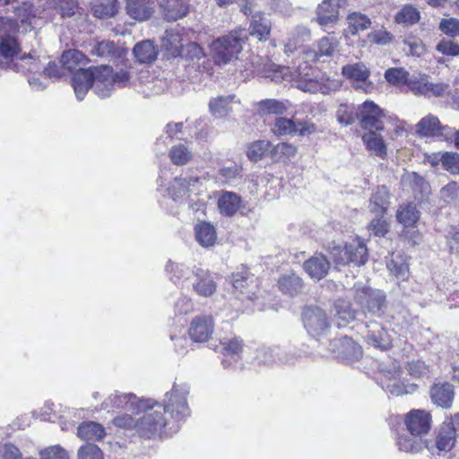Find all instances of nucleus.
Returning <instances> with one entry per match:
<instances>
[{
    "label": "nucleus",
    "mask_w": 459,
    "mask_h": 459,
    "mask_svg": "<svg viewBox=\"0 0 459 459\" xmlns=\"http://www.w3.org/2000/svg\"><path fill=\"white\" fill-rule=\"evenodd\" d=\"M189 386L186 384L173 385L165 394L163 404L158 405L160 411H152L154 403L148 399L151 407L143 408L144 414L136 420L135 429L141 437L152 438L170 436L179 429V422L189 416L187 404Z\"/></svg>",
    "instance_id": "obj_1"
},
{
    "label": "nucleus",
    "mask_w": 459,
    "mask_h": 459,
    "mask_svg": "<svg viewBox=\"0 0 459 459\" xmlns=\"http://www.w3.org/2000/svg\"><path fill=\"white\" fill-rule=\"evenodd\" d=\"M320 58V54L316 48H306L294 61L292 70L290 67L276 66L270 77L274 82H290L297 89L305 92L331 94L341 87V82L324 76L318 79L315 75L312 65Z\"/></svg>",
    "instance_id": "obj_2"
},
{
    "label": "nucleus",
    "mask_w": 459,
    "mask_h": 459,
    "mask_svg": "<svg viewBox=\"0 0 459 459\" xmlns=\"http://www.w3.org/2000/svg\"><path fill=\"white\" fill-rule=\"evenodd\" d=\"M247 39V33L241 29L232 30L227 35L214 39L210 46L214 62L225 65L238 59Z\"/></svg>",
    "instance_id": "obj_3"
},
{
    "label": "nucleus",
    "mask_w": 459,
    "mask_h": 459,
    "mask_svg": "<svg viewBox=\"0 0 459 459\" xmlns=\"http://www.w3.org/2000/svg\"><path fill=\"white\" fill-rule=\"evenodd\" d=\"M354 300L360 307V314L372 317H382L387 307L386 296L384 291L356 283L354 286Z\"/></svg>",
    "instance_id": "obj_4"
},
{
    "label": "nucleus",
    "mask_w": 459,
    "mask_h": 459,
    "mask_svg": "<svg viewBox=\"0 0 459 459\" xmlns=\"http://www.w3.org/2000/svg\"><path fill=\"white\" fill-rule=\"evenodd\" d=\"M329 253L336 266H344L350 264L360 266L368 261V248L359 238H355L343 247L333 243L329 246Z\"/></svg>",
    "instance_id": "obj_5"
},
{
    "label": "nucleus",
    "mask_w": 459,
    "mask_h": 459,
    "mask_svg": "<svg viewBox=\"0 0 459 459\" xmlns=\"http://www.w3.org/2000/svg\"><path fill=\"white\" fill-rule=\"evenodd\" d=\"M96 76L95 93L100 98L110 96L115 86H125L129 80L127 72L122 71L114 74L109 65L99 66V74Z\"/></svg>",
    "instance_id": "obj_6"
},
{
    "label": "nucleus",
    "mask_w": 459,
    "mask_h": 459,
    "mask_svg": "<svg viewBox=\"0 0 459 459\" xmlns=\"http://www.w3.org/2000/svg\"><path fill=\"white\" fill-rule=\"evenodd\" d=\"M385 117L384 111L373 101L366 100L359 106L357 117L363 129L369 131H382Z\"/></svg>",
    "instance_id": "obj_7"
},
{
    "label": "nucleus",
    "mask_w": 459,
    "mask_h": 459,
    "mask_svg": "<svg viewBox=\"0 0 459 459\" xmlns=\"http://www.w3.org/2000/svg\"><path fill=\"white\" fill-rule=\"evenodd\" d=\"M298 359L293 353L283 351L281 347H259L255 351V362L258 366H271L277 362L281 364H294Z\"/></svg>",
    "instance_id": "obj_8"
},
{
    "label": "nucleus",
    "mask_w": 459,
    "mask_h": 459,
    "mask_svg": "<svg viewBox=\"0 0 459 459\" xmlns=\"http://www.w3.org/2000/svg\"><path fill=\"white\" fill-rule=\"evenodd\" d=\"M304 325L312 337H319L328 330L325 312L317 307H306L302 313Z\"/></svg>",
    "instance_id": "obj_9"
},
{
    "label": "nucleus",
    "mask_w": 459,
    "mask_h": 459,
    "mask_svg": "<svg viewBox=\"0 0 459 459\" xmlns=\"http://www.w3.org/2000/svg\"><path fill=\"white\" fill-rule=\"evenodd\" d=\"M147 403L149 401L139 399L133 394H126L116 392L103 402L102 407L105 410L109 408H126L134 413H139L143 408L151 407Z\"/></svg>",
    "instance_id": "obj_10"
},
{
    "label": "nucleus",
    "mask_w": 459,
    "mask_h": 459,
    "mask_svg": "<svg viewBox=\"0 0 459 459\" xmlns=\"http://www.w3.org/2000/svg\"><path fill=\"white\" fill-rule=\"evenodd\" d=\"M272 130L277 135L298 134L305 136L316 132V126L308 122L296 124L292 119L280 117L275 118Z\"/></svg>",
    "instance_id": "obj_11"
},
{
    "label": "nucleus",
    "mask_w": 459,
    "mask_h": 459,
    "mask_svg": "<svg viewBox=\"0 0 459 459\" xmlns=\"http://www.w3.org/2000/svg\"><path fill=\"white\" fill-rule=\"evenodd\" d=\"M97 74H99V67L80 69V71L74 73L72 77V85L74 94L79 100L84 99L90 88H92L95 91Z\"/></svg>",
    "instance_id": "obj_12"
},
{
    "label": "nucleus",
    "mask_w": 459,
    "mask_h": 459,
    "mask_svg": "<svg viewBox=\"0 0 459 459\" xmlns=\"http://www.w3.org/2000/svg\"><path fill=\"white\" fill-rule=\"evenodd\" d=\"M344 0H323L316 8V22L323 28H330L339 19V10Z\"/></svg>",
    "instance_id": "obj_13"
},
{
    "label": "nucleus",
    "mask_w": 459,
    "mask_h": 459,
    "mask_svg": "<svg viewBox=\"0 0 459 459\" xmlns=\"http://www.w3.org/2000/svg\"><path fill=\"white\" fill-rule=\"evenodd\" d=\"M214 330V320L212 316L202 315L193 318L188 334L193 342H205L210 340Z\"/></svg>",
    "instance_id": "obj_14"
},
{
    "label": "nucleus",
    "mask_w": 459,
    "mask_h": 459,
    "mask_svg": "<svg viewBox=\"0 0 459 459\" xmlns=\"http://www.w3.org/2000/svg\"><path fill=\"white\" fill-rule=\"evenodd\" d=\"M342 74L356 82V89L365 93L372 92L374 85L368 81L369 71L365 65L357 63L342 67Z\"/></svg>",
    "instance_id": "obj_15"
},
{
    "label": "nucleus",
    "mask_w": 459,
    "mask_h": 459,
    "mask_svg": "<svg viewBox=\"0 0 459 459\" xmlns=\"http://www.w3.org/2000/svg\"><path fill=\"white\" fill-rule=\"evenodd\" d=\"M329 350L334 356L348 359H358L362 354L360 346L348 336L332 340Z\"/></svg>",
    "instance_id": "obj_16"
},
{
    "label": "nucleus",
    "mask_w": 459,
    "mask_h": 459,
    "mask_svg": "<svg viewBox=\"0 0 459 459\" xmlns=\"http://www.w3.org/2000/svg\"><path fill=\"white\" fill-rule=\"evenodd\" d=\"M381 385L392 395L399 396L404 394H411L416 390V385H405L401 380V370L394 367V372L384 373L381 378Z\"/></svg>",
    "instance_id": "obj_17"
},
{
    "label": "nucleus",
    "mask_w": 459,
    "mask_h": 459,
    "mask_svg": "<svg viewBox=\"0 0 459 459\" xmlns=\"http://www.w3.org/2000/svg\"><path fill=\"white\" fill-rule=\"evenodd\" d=\"M200 185L198 177L176 178L169 188L172 199L180 202L195 192Z\"/></svg>",
    "instance_id": "obj_18"
},
{
    "label": "nucleus",
    "mask_w": 459,
    "mask_h": 459,
    "mask_svg": "<svg viewBox=\"0 0 459 459\" xmlns=\"http://www.w3.org/2000/svg\"><path fill=\"white\" fill-rule=\"evenodd\" d=\"M401 183L404 187L410 188L415 198L423 201L430 195V186L423 177L413 171H406L401 178Z\"/></svg>",
    "instance_id": "obj_19"
},
{
    "label": "nucleus",
    "mask_w": 459,
    "mask_h": 459,
    "mask_svg": "<svg viewBox=\"0 0 459 459\" xmlns=\"http://www.w3.org/2000/svg\"><path fill=\"white\" fill-rule=\"evenodd\" d=\"M430 415L429 413L416 410L411 411L405 419V424L408 431L411 436H422L430 429Z\"/></svg>",
    "instance_id": "obj_20"
},
{
    "label": "nucleus",
    "mask_w": 459,
    "mask_h": 459,
    "mask_svg": "<svg viewBox=\"0 0 459 459\" xmlns=\"http://www.w3.org/2000/svg\"><path fill=\"white\" fill-rule=\"evenodd\" d=\"M154 8L153 0H127L126 5L128 16L138 22L150 19L154 13Z\"/></svg>",
    "instance_id": "obj_21"
},
{
    "label": "nucleus",
    "mask_w": 459,
    "mask_h": 459,
    "mask_svg": "<svg viewBox=\"0 0 459 459\" xmlns=\"http://www.w3.org/2000/svg\"><path fill=\"white\" fill-rule=\"evenodd\" d=\"M193 274L195 278L193 289L199 296L210 297L215 292L217 286L208 271L196 268L193 271Z\"/></svg>",
    "instance_id": "obj_22"
},
{
    "label": "nucleus",
    "mask_w": 459,
    "mask_h": 459,
    "mask_svg": "<svg viewBox=\"0 0 459 459\" xmlns=\"http://www.w3.org/2000/svg\"><path fill=\"white\" fill-rule=\"evenodd\" d=\"M303 268L312 279L320 281L328 273L330 263L323 254H316L304 262Z\"/></svg>",
    "instance_id": "obj_23"
},
{
    "label": "nucleus",
    "mask_w": 459,
    "mask_h": 459,
    "mask_svg": "<svg viewBox=\"0 0 459 459\" xmlns=\"http://www.w3.org/2000/svg\"><path fill=\"white\" fill-rule=\"evenodd\" d=\"M367 328L368 332L365 339L368 344L380 350H386L391 346V337L381 325L372 322L367 325Z\"/></svg>",
    "instance_id": "obj_24"
},
{
    "label": "nucleus",
    "mask_w": 459,
    "mask_h": 459,
    "mask_svg": "<svg viewBox=\"0 0 459 459\" xmlns=\"http://www.w3.org/2000/svg\"><path fill=\"white\" fill-rule=\"evenodd\" d=\"M190 0H166L160 6L164 18L169 22H174L185 17L189 11Z\"/></svg>",
    "instance_id": "obj_25"
},
{
    "label": "nucleus",
    "mask_w": 459,
    "mask_h": 459,
    "mask_svg": "<svg viewBox=\"0 0 459 459\" xmlns=\"http://www.w3.org/2000/svg\"><path fill=\"white\" fill-rule=\"evenodd\" d=\"M311 39V31L306 26H297L289 34L284 44V53L290 55L294 53L303 43Z\"/></svg>",
    "instance_id": "obj_26"
},
{
    "label": "nucleus",
    "mask_w": 459,
    "mask_h": 459,
    "mask_svg": "<svg viewBox=\"0 0 459 459\" xmlns=\"http://www.w3.org/2000/svg\"><path fill=\"white\" fill-rule=\"evenodd\" d=\"M454 394L453 385L449 383L436 384L430 391L432 402L442 408H449L451 406Z\"/></svg>",
    "instance_id": "obj_27"
},
{
    "label": "nucleus",
    "mask_w": 459,
    "mask_h": 459,
    "mask_svg": "<svg viewBox=\"0 0 459 459\" xmlns=\"http://www.w3.org/2000/svg\"><path fill=\"white\" fill-rule=\"evenodd\" d=\"M336 324L338 327H345L355 320L360 311L353 309L351 304L345 299H338L334 303Z\"/></svg>",
    "instance_id": "obj_28"
},
{
    "label": "nucleus",
    "mask_w": 459,
    "mask_h": 459,
    "mask_svg": "<svg viewBox=\"0 0 459 459\" xmlns=\"http://www.w3.org/2000/svg\"><path fill=\"white\" fill-rule=\"evenodd\" d=\"M389 192L385 186H378L369 202V211L376 216H384L389 205Z\"/></svg>",
    "instance_id": "obj_29"
},
{
    "label": "nucleus",
    "mask_w": 459,
    "mask_h": 459,
    "mask_svg": "<svg viewBox=\"0 0 459 459\" xmlns=\"http://www.w3.org/2000/svg\"><path fill=\"white\" fill-rule=\"evenodd\" d=\"M363 143L374 155L385 159L387 155L386 145L383 137L377 131H369L363 134Z\"/></svg>",
    "instance_id": "obj_30"
},
{
    "label": "nucleus",
    "mask_w": 459,
    "mask_h": 459,
    "mask_svg": "<svg viewBox=\"0 0 459 459\" xmlns=\"http://www.w3.org/2000/svg\"><path fill=\"white\" fill-rule=\"evenodd\" d=\"M60 63L66 70L75 73L84 69L83 66L88 63V59L81 51L70 49L63 53Z\"/></svg>",
    "instance_id": "obj_31"
},
{
    "label": "nucleus",
    "mask_w": 459,
    "mask_h": 459,
    "mask_svg": "<svg viewBox=\"0 0 459 459\" xmlns=\"http://www.w3.org/2000/svg\"><path fill=\"white\" fill-rule=\"evenodd\" d=\"M77 435L84 440L99 441L105 437L106 431L102 425L98 422L85 421L78 427Z\"/></svg>",
    "instance_id": "obj_32"
},
{
    "label": "nucleus",
    "mask_w": 459,
    "mask_h": 459,
    "mask_svg": "<svg viewBox=\"0 0 459 459\" xmlns=\"http://www.w3.org/2000/svg\"><path fill=\"white\" fill-rule=\"evenodd\" d=\"M455 444V433L453 426L443 423L436 437L435 447L439 451H449Z\"/></svg>",
    "instance_id": "obj_33"
},
{
    "label": "nucleus",
    "mask_w": 459,
    "mask_h": 459,
    "mask_svg": "<svg viewBox=\"0 0 459 459\" xmlns=\"http://www.w3.org/2000/svg\"><path fill=\"white\" fill-rule=\"evenodd\" d=\"M241 198L234 192H223L218 201V207L221 213L232 216L240 208Z\"/></svg>",
    "instance_id": "obj_34"
},
{
    "label": "nucleus",
    "mask_w": 459,
    "mask_h": 459,
    "mask_svg": "<svg viewBox=\"0 0 459 459\" xmlns=\"http://www.w3.org/2000/svg\"><path fill=\"white\" fill-rule=\"evenodd\" d=\"M271 32V22L270 21L260 15L255 14L252 17V21L249 26V34L255 37L260 41H265Z\"/></svg>",
    "instance_id": "obj_35"
},
{
    "label": "nucleus",
    "mask_w": 459,
    "mask_h": 459,
    "mask_svg": "<svg viewBox=\"0 0 459 459\" xmlns=\"http://www.w3.org/2000/svg\"><path fill=\"white\" fill-rule=\"evenodd\" d=\"M235 95L219 96L211 99L209 108L211 113L216 117H224L231 110V105Z\"/></svg>",
    "instance_id": "obj_36"
},
{
    "label": "nucleus",
    "mask_w": 459,
    "mask_h": 459,
    "mask_svg": "<svg viewBox=\"0 0 459 459\" xmlns=\"http://www.w3.org/2000/svg\"><path fill=\"white\" fill-rule=\"evenodd\" d=\"M195 238L202 247H209L215 243L217 238L216 230L210 223H198L195 228Z\"/></svg>",
    "instance_id": "obj_37"
},
{
    "label": "nucleus",
    "mask_w": 459,
    "mask_h": 459,
    "mask_svg": "<svg viewBox=\"0 0 459 459\" xmlns=\"http://www.w3.org/2000/svg\"><path fill=\"white\" fill-rule=\"evenodd\" d=\"M181 36L173 30H166L161 38V48L168 51L172 56H178L181 54L183 48Z\"/></svg>",
    "instance_id": "obj_38"
},
{
    "label": "nucleus",
    "mask_w": 459,
    "mask_h": 459,
    "mask_svg": "<svg viewBox=\"0 0 459 459\" xmlns=\"http://www.w3.org/2000/svg\"><path fill=\"white\" fill-rule=\"evenodd\" d=\"M439 123L437 117L429 114L421 118L416 125V132L421 136L437 137Z\"/></svg>",
    "instance_id": "obj_39"
},
{
    "label": "nucleus",
    "mask_w": 459,
    "mask_h": 459,
    "mask_svg": "<svg viewBox=\"0 0 459 459\" xmlns=\"http://www.w3.org/2000/svg\"><path fill=\"white\" fill-rule=\"evenodd\" d=\"M398 447L401 451L417 453L420 451L423 446H427L429 450H432L433 447H429L426 444L420 436H400L397 441Z\"/></svg>",
    "instance_id": "obj_40"
},
{
    "label": "nucleus",
    "mask_w": 459,
    "mask_h": 459,
    "mask_svg": "<svg viewBox=\"0 0 459 459\" xmlns=\"http://www.w3.org/2000/svg\"><path fill=\"white\" fill-rule=\"evenodd\" d=\"M279 289L285 294L290 296H295L300 292L303 282L300 277L298 275L285 274L281 276L278 281Z\"/></svg>",
    "instance_id": "obj_41"
},
{
    "label": "nucleus",
    "mask_w": 459,
    "mask_h": 459,
    "mask_svg": "<svg viewBox=\"0 0 459 459\" xmlns=\"http://www.w3.org/2000/svg\"><path fill=\"white\" fill-rule=\"evenodd\" d=\"M420 19V13L412 4L403 5L394 16L395 22L406 26L417 23Z\"/></svg>",
    "instance_id": "obj_42"
},
{
    "label": "nucleus",
    "mask_w": 459,
    "mask_h": 459,
    "mask_svg": "<svg viewBox=\"0 0 459 459\" xmlns=\"http://www.w3.org/2000/svg\"><path fill=\"white\" fill-rule=\"evenodd\" d=\"M134 54L140 63H150L155 60L157 56L155 47L150 40L136 44L134 48Z\"/></svg>",
    "instance_id": "obj_43"
},
{
    "label": "nucleus",
    "mask_w": 459,
    "mask_h": 459,
    "mask_svg": "<svg viewBox=\"0 0 459 459\" xmlns=\"http://www.w3.org/2000/svg\"><path fill=\"white\" fill-rule=\"evenodd\" d=\"M271 152V143L266 140H257L248 146L247 156L254 162L261 160Z\"/></svg>",
    "instance_id": "obj_44"
},
{
    "label": "nucleus",
    "mask_w": 459,
    "mask_h": 459,
    "mask_svg": "<svg viewBox=\"0 0 459 459\" xmlns=\"http://www.w3.org/2000/svg\"><path fill=\"white\" fill-rule=\"evenodd\" d=\"M349 31L355 35L359 31L368 29L371 25L370 19L361 13H352L347 17Z\"/></svg>",
    "instance_id": "obj_45"
},
{
    "label": "nucleus",
    "mask_w": 459,
    "mask_h": 459,
    "mask_svg": "<svg viewBox=\"0 0 459 459\" xmlns=\"http://www.w3.org/2000/svg\"><path fill=\"white\" fill-rule=\"evenodd\" d=\"M116 0H94L92 3V12L95 17L106 19L116 14Z\"/></svg>",
    "instance_id": "obj_46"
},
{
    "label": "nucleus",
    "mask_w": 459,
    "mask_h": 459,
    "mask_svg": "<svg viewBox=\"0 0 459 459\" xmlns=\"http://www.w3.org/2000/svg\"><path fill=\"white\" fill-rule=\"evenodd\" d=\"M253 282V278L247 272H241L232 274V286L237 292L246 295L247 299H253L254 292L245 291Z\"/></svg>",
    "instance_id": "obj_47"
},
{
    "label": "nucleus",
    "mask_w": 459,
    "mask_h": 459,
    "mask_svg": "<svg viewBox=\"0 0 459 459\" xmlns=\"http://www.w3.org/2000/svg\"><path fill=\"white\" fill-rule=\"evenodd\" d=\"M297 149L292 144L281 143L276 144L270 152L273 160L286 162L296 155Z\"/></svg>",
    "instance_id": "obj_48"
},
{
    "label": "nucleus",
    "mask_w": 459,
    "mask_h": 459,
    "mask_svg": "<svg viewBox=\"0 0 459 459\" xmlns=\"http://www.w3.org/2000/svg\"><path fill=\"white\" fill-rule=\"evenodd\" d=\"M287 110V106L284 102L274 100L267 99L261 100L258 103V111L261 115H280Z\"/></svg>",
    "instance_id": "obj_49"
},
{
    "label": "nucleus",
    "mask_w": 459,
    "mask_h": 459,
    "mask_svg": "<svg viewBox=\"0 0 459 459\" xmlns=\"http://www.w3.org/2000/svg\"><path fill=\"white\" fill-rule=\"evenodd\" d=\"M396 218L405 227L413 226L419 219V212L414 204H406L399 208Z\"/></svg>",
    "instance_id": "obj_50"
},
{
    "label": "nucleus",
    "mask_w": 459,
    "mask_h": 459,
    "mask_svg": "<svg viewBox=\"0 0 459 459\" xmlns=\"http://www.w3.org/2000/svg\"><path fill=\"white\" fill-rule=\"evenodd\" d=\"M169 157L175 165L180 166L188 163L192 160L193 154L185 144L178 143L170 149Z\"/></svg>",
    "instance_id": "obj_51"
},
{
    "label": "nucleus",
    "mask_w": 459,
    "mask_h": 459,
    "mask_svg": "<svg viewBox=\"0 0 459 459\" xmlns=\"http://www.w3.org/2000/svg\"><path fill=\"white\" fill-rule=\"evenodd\" d=\"M242 168L236 162L223 165L218 170V178L222 183H229L240 176Z\"/></svg>",
    "instance_id": "obj_52"
},
{
    "label": "nucleus",
    "mask_w": 459,
    "mask_h": 459,
    "mask_svg": "<svg viewBox=\"0 0 459 459\" xmlns=\"http://www.w3.org/2000/svg\"><path fill=\"white\" fill-rule=\"evenodd\" d=\"M428 76L418 74H413L408 81V87L415 95H428Z\"/></svg>",
    "instance_id": "obj_53"
},
{
    "label": "nucleus",
    "mask_w": 459,
    "mask_h": 459,
    "mask_svg": "<svg viewBox=\"0 0 459 459\" xmlns=\"http://www.w3.org/2000/svg\"><path fill=\"white\" fill-rule=\"evenodd\" d=\"M116 53L115 44L110 40H101L96 42L91 49V54L100 57H109Z\"/></svg>",
    "instance_id": "obj_54"
},
{
    "label": "nucleus",
    "mask_w": 459,
    "mask_h": 459,
    "mask_svg": "<svg viewBox=\"0 0 459 459\" xmlns=\"http://www.w3.org/2000/svg\"><path fill=\"white\" fill-rule=\"evenodd\" d=\"M385 80L394 85L408 84L409 73L403 68H389L385 73Z\"/></svg>",
    "instance_id": "obj_55"
},
{
    "label": "nucleus",
    "mask_w": 459,
    "mask_h": 459,
    "mask_svg": "<svg viewBox=\"0 0 459 459\" xmlns=\"http://www.w3.org/2000/svg\"><path fill=\"white\" fill-rule=\"evenodd\" d=\"M338 46V40L333 37H324L316 43V50L322 56H332Z\"/></svg>",
    "instance_id": "obj_56"
},
{
    "label": "nucleus",
    "mask_w": 459,
    "mask_h": 459,
    "mask_svg": "<svg viewBox=\"0 0 459 459\" xmlns=\"http://www.w3.org/2000/svg\"><path fill=\"white\" fill-rule=\"evenodd\" d=\"M39 457L40 459H69V455L62 446L56 445L42 449L39 452Z\"/></svg>",
    "instance_id": "obj_57"
},
{
    "label": "nucleus",
    "mask_w": 459,
    "mask_h": 459,
    "mask_svg": "<svg viewBox=\"0 0 459 459\" xmlns=\"http://www.w3.org/2000/svg\"><path fill=\"white\" fill-rule=\"evenodd\" d=\"M443 169L451 174H459V153L443 152Z\"/></svg>",
    "instance_id": "obj_58"
},
{
    "label": "nucleus",
    "mask_w": 459,
    "mask_h": 459,
    "mask_svg": "<svg viewBox=\"0 0 459 459\" xmlns=\"http://www.w3.org/2000/svg\"><path fill=\"white\" fill-rule=\"evenodd\" d=\"M78 459H103L102 451L94 444L88 443L80 447Z\"/></svg>",
    "instance_id": "obj_59"
},
{
    "label": "nucleus",
    "mask_w": 459,
    "mask_h": 459,
    "mask_svg": "<svg viewBox=\"0 0 459 459\" xmlns=\"http://www.w3.org/2000/svg\"><path fill=\"white\" fill-rule=\"evenodd\" d=\"M439 30L449 37L459 36V20L455 18L443 19L439 23Z\"/></svg>",
    "instance_id": "obj_60"
},
{
    "label": "nucleus",
    "mask_w": 459,
    "mask_h": 459,
    "mask_svg": "<svg viewBox=\"0 0 459 459\" xmlns=\"http://www.w3.org/2000/svg\"><path fill=\"white\" fill-rule=\"evenodd\" d=\"M407 370L409 374L414 377H423L429 372V367L423 360L420 359L408 362Z\"/></svg>",
    "instance_id": "obj_61"
},
{
    "label": "nucleus",
    "mask_w": 459,
    "mask_h": 459,
    "mask_svg": "<svg viewBox=\"0 0 459 459\" xmlns=\"http://www.w3.org/2000/svg\"><path fill=\"white\" fill-rule=\"evenodd\" d=\"M371 233L377 237H384L388 231V223L384 219V216H376L368 226Z\"/></svg>",
    "instance_id": "obj_62"
},
{
    "label": "nucleus",
    "mask_w": 459,
    "mask_h": 459,
    "mask_svg": "<svg viewBox=\"0 0 459 459\" xmlns=\"http://www.w3.org/2000/svg\"><path fill=\"white\" fill-rule=\"evenodd\" d=\"M223 351L227 355L235 356L238 355L243 349V341L239 338H232L229 341L221 342Z\"/></svg>",
    "instance_id": "obj_63"
},
{
    "label": "nucleus",
    "mask_w": 459,
    "mask_h": 459,
    "mask_svg": "<svg viewBox=\"0 0 459 459\" xmlns=\"http://www.w3.org/2000/svg\"><path fill=\"white\" fill-rule=\"evenodd\" d=\"M459 193V186L456 182H450L440 190L441 198L445 202H451L457 198Z\"/></svg>",
    "instance_id": "obj_64"
}]
</instances>
